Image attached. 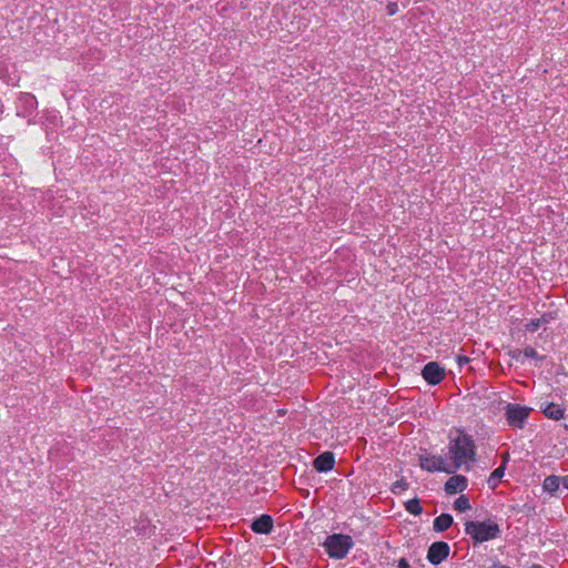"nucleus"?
Returning a JSON list of instances; mask_svg holds the SVG:
<instances>
[{
  "mask_svg": "<svg viewBox=\"0 0 568 568\" xmlns=\"http://www.w3.org/2000/svg\"><path fill=\"white\" fill-rule=\"evenodd\" d=\"M334 464H335L334 454L331 452H325V453L321 454L313 462L314 468L317 471H328V470L333 469Z\"/></svg>",
  "mask_w": 568,
  "mask_h": 568,
  "instance_id": "nucleus-9",
  "label": "nucleus"
},
{
  "mask_svg": "<svg viewBox=\"0 0 568 568\" xmlns=\"http://www.w3.org/2000/svg\"><path fill=\"white\" fill-rule=\"evenodd\" d=\"M505 474V466L501 465L498 468H496L489 476L487 484L490 488H495L498 484V481L501 479V477Z\"/></svg>",
  "mask_w": 568,
  "mask_h": 568,
  "instance_id": "nucleus-13",
  "label": "nucleus"
},
{
  "mask_svg": "<svg viewBox=\"0 0 568 568\" xmlns=\"http://www.w3.org/2000/svg\"><path fill=\"white\" fill-rule=\"evenodd\" d=\"M420 467L427 471H444L446 474H454V468L447 464L442 456L425 455L419 457Z\"/></svg>",
  "mask_w": 568,
  "mask_h": 568,
  "instance_id": "nucleus-5",
  "label": "nucleus"
},
{
  "mask_svg": "<svg viewBox=\"0 0 568 568\" xmlns=\"http://www.w3.org/2000/svg\"><path fill=\"white\" fill-rule=\"evenodd\" d=\"M558 487H559V478L556 476H548L544 480V488L547 491H556L558 489Z\"/></svg>",
  "mask_w": 568,
  "mask_h": 568,
  "instance_id": "nucleus-16",
  "label": "nucleus"
},
{
  "mask_svg": "<svg viewBox=\"0 0 568 568\" xmlns=\"http://www.w3.org/2000/svg\"><path fill=\"white\" fill-rule=\"evenodd\" d=\"M452 524L453 517L448 514H442L434 519L433 526L436 531H445L452 526Z\"/></svg>",
  "mask_w": 568,
  "mask_h": 568,
  "instance_id": "nucleus-11",
  "label": "nucleus"
},
{
  "mask_svg": "<svg viewBox=\"0 0 568 568\" xmlns=\"http://www.w3.org/2000/svg\"><path fill=\"white\" fill-rule=\"evenodd\" d=\"M531 568H544V567H541L539 565H534Z\"/></svg>",
  "mask_w": 568,
  "mask_h": 568,
  "instance_id": "nucleus-25",
  "label": "nucleus"
},
{
  "mask_svg": "<svg viewBox=\"0 0 568 568\" xmlns=\"http://www.w3.org/2000/svg\"><path fill=\"white\" fill-rule=\"evenodd\" d=\"M386 9H387V13H388L389 16H394V14H396V13H397V11H398V6H397V3H396V2H389V3L387 4Z\"/></svg>",
  "mask_w": 568,
  "mask_h": 568,
  "instance_id": "nucleus-19",
  "label": "nucleus"
},
{
  "mask_svg": "<svg viewBox=\"0 0 568 568\" xmlns=\"http://www.w3.org/2000/svg\"><path fill=\"white\" fill-rule=\"evenodd\" d=\"M561 481H562L564 487L568 489V475L562 477Z\"/></svg>",
  "mask_w": 568,
  "mask_h": 568,
  "instance_id": "nucleus-23",
  "label": "nucleus"
},
{
  "mask_svg": "<svg viewBox=\"0 0 568 568\" xmlns=\"http://www.w3.org/2000/svg\"><path fill=\"white\" fill-rule=\"evenodd\" d=\"M398 568H409V564L407 562L406 559L402 558L399 561H398Z\"/></svg>",
  "mask_w": 568,
  "mask_h": 568,
  "instance_id": "nucleus-22",
  "label": "nucleus"
},
{
  "mask_svg": "<svg viewBox=\"0 0 568 568\" xmlns=\"http://www.w3.org/2000/svg\"><path fill=\"white\" fill-rule=\"evenodd\" d=\"M454 508L458 511L468 510L470 508L469 499L465 495L459 496L454 503Z\"/></svg>",
  "mask_w": 568,
  "mask_h": 568,
  "instance_id": "nucleus-15",
  "label": "nucleus"
},
{
  "mask_svg": "<svg viewBox=\"0 0 568 568\" xmlns=\"http://www.w3.org/2000/svg\"><path fill=\"white\" fill-rule=\"evenodd\" d=\"M422 375L428 384L437 385L444 379L445 369L436 362H430L424 366Z\"/></svg>",
  "mask_w": 568,
  "mask_h": 568,
  "instance_id": "nucleus-6",
  "label": "nucleus"
},
{
  "mask_svg": "<svg viewBox=\"0 0 568 568\" xmlns=\"http://www.w3.org/2000/svg\"><path fill=\"white\" fill-rule=\"evenodd\" d=\"M493 568H510V567L497 564V565H494Z\"/></svg>",
  "mask_w": 568,
  "mask_h": 568,
  "instance_id": "nucleus-24",
  "label": "nucleus"
},
{
  "mask_svg": "<svg viewBox=\"0 0 568 568\" xmlns=\"http://www.w3.org/2000/svg\"><path fill=\"white\" fill-rule=\"evenodd\" d=\"M448 454L454 473L463 466L468 470L469 464L475 460L476 446L464 430L455 429L449 434Z\"/></svg>",
  "mask_w": 568,
  "mask_h": 568,
  "instance_id": "nucleus-1",
  "label": "nucleus"
},
{
  "mask_svg": "<svg viewBox=\"0 0 568 568\" xmlns=\"http://www.w3.org/2000/svg\"><path fill=\"white\" fill-rule=\"evenodd\" d=\"M544 414L548 418L559 420L564 417V409L559 405L550 403L544 408Z\"/></svg>",
  "mask_w": 568,
  "mask_h": 568,
  "instance_id": "nucleus-12",
  "label": "nucleus"
},
{
  "mask_svg": "<svg viewBox=\"0 0 568 568\" xmlns=\"http://www.w3.org/2000/svg\"><path fill=\"white\" fill-rule=\"evenodd\" d=\"M530 408L519 404H508L506 406V418L510 426L523 428L524 423L529 416Z\"/></svg>",
  "mask_w": 568,
  "mask_h": 568,
  "instance_id": "nucleus-4",
  "label": "nucleus"
},
{
  "mask_svg": "<svg viewBox=\"0 0 568 568\" xmlns=\"http://www.w3.org/2000/svg\"><path fill=\"white\" fill-rule=\"evenodd\" d=\"M448 554H449L448 544H446L444 541H437V542L432 544V546L429 547L428 552H427V559L432 564L438 565L447 558Z\"/></svg>",
  "mask_w": 568,
  "mask_h": 568,
  "instance_id": "nucleus-7",
  "label": "nucleus"
},
{
  "mask_svg": "<svg viewBox=\"0 0 568 568\" xmlns=\"http://www.w3.org/2000/svg\"><path fill=\"white\" fill-rule=\"evenodd\" d=\"M251 528L256 534H270L273 529V519L268 515H261L251 524Z\"/></svg>",
  "mask_w": 568,
  "mask_h": 568,
  "instance_id": "nucleus-10",
  "label": "nucleus"
},
{
  "mask_svg": "<svg viewBox=\"0 0 568 568\" xmlns=\"http://www.w3.org/2000/svg\"><path fill=\"white\" fill-rule=\"evenodd\" d=\"M465 531L475 542H485L497 538L500 529L499 526L491 520L467 521L465 524Z\"/></svg>",
  "mask_w": 568,
  "mask_h": 568,
  "instance_id": "nucleus-2",
  "label": "nucleus"
},
{
  "mask_svg": "<svg viewBox=\"0 0 568 568\" xmlns=\"http://www.w3.org/2000/svg\"><path fill=\"white\" fill-rule=\"evenodd\" d=\"M545 322H546L545 316H542L540 318L531 320L529 323H527L526 328L529 332H536L539 328V326L541 325V323H545Z\"/></svg>",
  "mask_w": 568,
  "mask_h": 568,
  "instance_id": "nucleus-17",
  "label": "nucleus"
},
{
  "mask_svg": "<svg viewBox=\"0 0 568 568\" xmlns=\"http://www.w3.org/2000/svg\"><path fill=\"white\" fill-rule=\"evenodd\" d=\"M408 488V484L404 480H397L392 485V491L397 494L399 490H406Z\"/></svg>",
  "mask_w": 568,
  "mask_h": 568,
  "instance_id": "nucleus-18",
  "label": "nucleus"
},
{
  "mask_svg": "<svg viewBox=\"0 0 568 568\" xmlns=\"http://www.w3.org/2000/svg\"><path fill=\"white\" fill-rule=\"evenodd\" d=\"M467 487V478L462 475H455L448 478L445 484V491L448 495H454L465 490Z\"/></svg>",
  "mask_w": 568,
  "mask_h": 568,
  "instance_id": "nucleus-8",
  "label": "nucleus"
},
{
  "mask_svg": "<svg viewBox=\"0 0 568 568\" xmlns=\"http://www.w3.org/2000/svg\"><path fill=\"white\" fill-rule=\"evenodd\" d=\"M405 508L408 513L417 516L420 515L423 511V508L419 504V500L417 498L410 499L405 503Z\"/></svg>",
  "mask_w": 568,
  "mask_h": 568,
  "instance_id": "nucleus-14",
  "label": "nucleus"
},
{
  "mask_svg": "<svg viewBox=\"0 0 568 568\" xmlns=\"http://www.w3.org/2000/svg\"><path fill=\"white\" fill-rule=\"evenodd\" d=\"M353 546L352 537L343 534H333L324 541L326 552L334 559L345 558Z\"/></svg>",
  "mask_w": 568,
  "mask_h": 568,
  "instance_id": "nucleus-3",
  "label": "nucleus"
},
{
  "mask_svg": "<svg viewBox=\"0 0 568 568\" xmlns=\"http://www.w3.org/2000/svg\"><path fill=\"white\" fill-rule=\"evenodd\" d=\"M457 362L459 366H463L469 362V358L460 355L457 357Z\"/></svg>",
  "mask_w": 568,
  "mask_h": 568,
  "instance_id": "nucleus-21",
  "label": "nucleus"
},
{
  "mask_svg": "<svg viewBox=\"0 0 568 568\" xmlns=\"http://www.w3.org/2000/svg\"><path fill=\"white\" fill-rule=\"evenodd\" d=\"M524 356L535 358V357H537V353L532 347H526L524 349Z\"/></svg>",
  "mask_w": 568,
  "mask_h": 568,
  "instance_id": "nucleus-20",
  "label": "nucleus"
}]
</instances>
